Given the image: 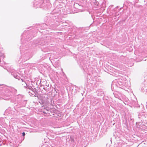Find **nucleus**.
Listing matches in <instances>:
<instances>
[{
	"label": "nucleus",
	"instance_id": "1",
	"mask_svg": "<svg viewBox=\"0 0 147 147\" xmlns=\"http://www.w3.org/2000/svg\"><path fill=\"white\" fill-rule=\"evenodd\" d=\"M22 134L23 136H24L25 135V133L24 132L22 133Z\"/></svg>",
	"mask_w": 147,
	"mask_h": 147
}]
</instances>
